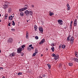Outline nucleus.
I'll return each mask as SVG.
<instances>
[{
    "label": "nucleus",
    "mask_w": 78,
    "mask_h": 78,
    "mask_svg": "<svg viewBox=\"0 0 78 78\" xmlns=\"http://www.w3.org/2000/svg\"><path fill=\"white\" fill-rule=\"evenodd\" d=\"M17 53H21L22 51V48L20 47L19 48L17 49Z\"/></svg>",
    "instance_id": "obj_1"
},
{
    "label": "nucleus",
    "mask_w": 78,
    "mask_h": 78,
    "mask_svg": "<svg viewBox=\"0 0 78 78\" xmlns=\"http://www.w3.org/2000/svg\"><path fill=\"white\" fill-rule=\"evenodd\" d=\"M70 41L71 44H73V41H74V39H73V37H70Z\"/></svg>",
    "instance_id": "obj_2"
},
{
    "label": "nucleus",
    "mask_w": 78,
    "mask_h": 78,
    "mask_svg": "<svg viewBox=\"0 0 78 78\" xmlns=\"http://www.w3.org/2000/svg\"><path fill=\"white\" fill-rule=\"evenodd\" d=\"M58 23L59 24V25H62V23H63V21L62 20H58Z\"/></svg>",
    "instance_id": "obj_3"
},
{
    "label": "nucleus",
    "mask_w": 78,
    "mask_h": 78,
    "mask_svg": "<svg viewBox=\"0 0 78 78\" xmlns=\"http://www.w3.org/2000/svg\"><path fill=\"white\" fill-rule=\"evenodd\" d=\"M77 25V19H75L74 22V26L76 27Z\"/></svg>",
    "instance_id": "obj_4"
},
{
    "label": "nucleus",
    "mask_w": 78,
    "mask_h": 78,
    "mask_svg": "<svg viewBox=\"0 0 78 78\" xmlns=\"http://www.w3.org/2000/svg\"><path fill=\"white\" fill-rule=\"evenodd\" d=\"M39 29L40 32H41V33H43V28H42V27H39Z\"/></svg>",
    "instance_id": "obj_5"
},
{
    "label": "nucleus",
    "mask_w": 78,
    "mask_h": 78,
    "mask_svg": "<svg viewBox=\"0 0 78 78\" xmlns=\"http://www.w3.org/2000/svg\"><path fill=\"white\" fill-rule=\"evenodd\" d=\"M13 41V39L12 38H10L9 39V40L8 41V42L9 43H11Z\"/></svg>",
    "instance_id": "obj_6"
},
{
    "label": "nucleus",
    "mask_w": 78,
    "mask_h": 78,
    "mask_svg": "<svg viewBox=\"0 0 78 78\" xmlns=\"http://www.w3.org/2000/svg\"><path fill=\"white\" fill-rule=\"evenodd\" d=\"M24 13L26 14L27 15H29V11L28 10H26L25 11Z\"/></svg>",
    "instance_id": "obj_7"
},
{
    "label": "nucleus",
    "mask_w": 78,
    "mask_h": 78,
    "mask_svg": "<svg viewBox=\"0 0 78 78\" xmlns=\"http://www.w3.org/2000/svg\"><path fill=\"white\" fill-rule=\"evenodd\" d=\"M15 53L13 52V53H11L10 55L9 56H11V57H12L13 56H15Z\"/></svg>",
    "instance_id": "obj_8"
},
{
    "label": "nucleus",
    "mask_w": 78,
    "mask_h": 78,
    "mask_svg": "<svg viewBox=\"0 0 78 78\" xmlns=\"http://www.w3.org/2000/svg\"><path fill=\"white\" fill-rule=\"evenodd\" d=\"M24 6L26 7L23 8V9L24 11H25V10H26V9H28V6L27 5H25Z\"/></svg>",
    "instance_id": "obj_9"
},
{
    "label": "nucleus",
    "mask_w": 78,
    "mask_h": 78,
    "mask_svg": "<svg viewBox=\"0 0 78 78\" xmlns=\"http://www.w3.org/2000/svg\"><path fill=\"white\" fill-rule=\"evenodd\" d=\"M45 42V39H42L41 40V41L39 43V44H42V43H44Z\"/></svg>",
    "instance_id": "obj_10"
},
{
    "label": "nucleus",
    "mask_w": 78,
    "mask_h": 78,
    "mask_svg": "<svg viewBox=\"0 0 78 78\" xmlns=\"http://www.w3.org/2000/svg\"><path fill=\"white\" fill-rule=\"evenodd\" d=\"M67 6L68 8L67 9L68 11L70 10V5H69V4L68 3L67 4Z\"/></svg>",
    "instance_id": "obj_11"
},
{
    "label": "nucleus",
    "mask_w": 78,
    "mask_h": 78,
    "mask_svg": "<svg viewBox=\"0 0 78 78\" xmlns=\"http://www.w3.org/2000/svg\"><path fill=\"white\" fill-rule=\"evenodd\" d=\"M59 58V55H56L55 56V60H56V59H58Z\"/></svg>",
    "instance_id": "obj_12"
},
{
    "label": "nucleus",
    "mask_w": 78,
    "mask_h": 78,
    "mask_svg": "<svg viewBox=\"0 0 78 78\" xmlns=\"http://www.w3.org/2000/svg\"><path fill=\"white\" fill-rule=\"evenodd\" d=\"M73 59L74 60V61H76V62H78V59L76 58H73Z\"/></svg>",
    "instance_id": "obj_13"
},
{
    "label": "nucleus",
    "mask_w": 78,
    "mask_h": 78,
    "mask_svg": "<svg viewBox=\"0 0 78 78\" xmlns=\"http://www.w3.org/2000/svg\"><path fill=\"white\" fill-rule=\"evenodd\" d=\"M9 19L10 20H11L12 19V16H10L9 17Z\"/></svg>",
    "instance_id": "obj_14"
},
{
    "label": "nucleus",
    "mask_w": 78,
    "mask_h": 78,
    "mask_svg": "<svg viewBox=\"0 0 78 78\" xmlns=\"http://www.w3.org/2000/svg\"><path fill=\"white\" fill-rule=\"evenodd\" d=\"M3 8L4 9H6V8H8V5H6V4L4 6Z\"/></svg>",
    "instance_id": "obj_15"
},
{
    "label": "nucleus",
    "mask_w": 78,
    "mask_h": 78,
    "mask_svg": "<svg viewBox=\"0 0 78 78\" xmlns=\"http://www.w3.org/2000/svg\"><path fill=\"white\" fill-rule=\"evenodd\" d=\"M49 12H50L49 15H50V16H51L52 15H54V13H53V12H51L50 11Z\"/></svg>",
    "instance_id": "obj_16"
},
{
    "label": "nucleus",
    "mask_w": 78,
    "mask_h": 78,
    "mask_svg": "<svg viewBox=\"0 0 78 78\" xmlns=\"http://www.w3.org/2000/svg\"><path fill=\"white\" fill-rule=\"evenodd\" d=\"M37 26L35 25V26H34V29L35 31H37Z\"/></svg>",
    "instance_id": "obj_17"
},
{
    "label": "nucleus",
    "mask_w": 78,
    "mask_h": 78,
    "mask_svg": "<svg viewBox=\"0 0 78 78\" xmlns=\"http://www.w3.org/2000/svg\"><path fill=\"white\" fill-rule=\"evenodd\" d=\"M26 37L27 39H28V33H27L26 34Z\"/></svg>",
    "instance_id": "obj_18"
},
{
    "label": "nucleus",
    "mask_w": 78,
    "mask_h": 78,
    "mask_svg": "<svg viewBox=\"0 0 78 78\" xmlns=\"http://www.w3.org/2000/svg\"><path fill=\"white\" fill-rule=\"evenodd\" d=\"M20 16H24V14L23 12H21L20 13Z\"/></svg>",
    "instance_id": "obj_19"
},
{
    "label": "nucleus",
    "mask_w": 78,
    "mask_h": 78,
    "mask_svg": "<svg viewBox=\"0 0 78 78\" xmlns=\"http://www.w3.org/2000/svg\"><path fill=\"white\" fill-rule=\"evenodd\" d=\"M70 35L67 38V40L69 41H70Z\"/></svg>",
    "instance_id": "obj_20"
},
{
    "label": "nucleus",
    "mask_w": 78,
    "mask_h": 78,
    "mask_svg": "<svg viewBox=\"0 0 78 78\" xmlns=\"http://www.w3.org/2000/svg\"><path fill=\"white\" fill-rule=\"evenodd\" d=\"M51 50L52 51H55V48H54V47H52L51 48Z\"/></svg>",
    "instance_id": "obj_21"
},
{
    "label": "nucleus",
    "mask_w": 78,
    "mask_h": 78,
    "mask_svg": "<svg viewBox=\"0 0 78 78\" xmlns=\"http://www.w3.org/2000/svg\"><path fill=\"white\" fill-rule=\"evenodd\" d=\"M65 47H66V45L64 44H63L62 46V48L64 49L65 48Z\"/></svg>",
    "instance_id": "obj_22"
},
{
    "label": "nucleus",
    "mask_w": 78,
    "mask_h": 78,
    "mask_svg": "<svg viewBox=\"0 0 78 78\" xmlns=\"http://www.w3.org/2000/svg\"><path fill=\"white\" fill-rule=\"evenodd\" d=\"M11 8H9V13H10V12H11Z\"/></svg>",
    "instance_id": "obj_23"
},
{
    "label": "nucleus",
    "mask_w": 78,
    "mask_h": 78,
    "mask_svg": "<svg viewBox=\"0 0 78 78\" xmlns=\"http://www.w3.org/2000/svg\"><path fill=\"white\" fill-rule=\"evenodd\" d=\"M19 11L20 12H21V11H24L23 9V8L21 9H20L19 10Z\"/></svg>",
    "instance_id": "obj_24"
},
{
    "label": "nucleus",
    "mask_w": 78,
    "mask_h": 78,
    "mask_svg": "<svg viewBox=\"0 0 78 78\" xmlns=\"http://www.w3.org/2000/svg\"><path fill=\"white\" fill-rule=\"evenodd\" d=\"M48 68L49 69H51V66H50V65L49 64H48Z\"/></svg>",
    "instance_id": "obj_25"
},
{
    "label": "nucleus",
    "mask_w": 78,
    "mask_h": 78,
    "mask_svg": "<svg viewBox=\"0 0 78 78\" xmlns=\"http://www.w3.org/2000/svg\"><path fill=\"white\" fill-rule=\"evenodd\" d=\"M43 77H44V78H47V76L46 75H44L43 76Z\"/></svg>",
    "instance_id": "obj_26"
},
{
    "label": "nucleus",
    "mask_w": 78,
    "mask_h": 78,
    "mask_svg": "<svg viewBox=\"0 0 78 78\" xmlns=\"http://www.w3.org/2000/svg\"><path fill=\"white\" fill-rule=\"evenodd\" d=\"M5 19H7V16H8V14H6V15H5Z\"/></svg>",
    "instance_id": "obj_27"
},
{
    "label": "nucleus",
    "mask_w": 78,
    "mask_h": 78,
    "mask_svg": "<svg viewBox=\"0 0 78 78\" xmlns=\"http://www.w3.org/2000/svg\"><path fill=\"white\" fill-rule=\"evenodd\" d=\"M69 65L70 66H73V63H69Z\"/></svg>",
    "instance_id": "obj_28"
},
{
    "label": "nucleus",
    "mask_w": 78,
    "mask_h": 78,
    "mask_svg": "<svg viewBox=\"0 0 78 78\" xmlns=\"http://www.w3.org/2000/svg\"><path fill=\"white\" fill-rule=\"evenodd\" d=\"M22 48H23V49H24V47H25V45H23L21 46Z\"/></svg>",
    "instance_id": "obj_29"
},
{
    "label": "nucleus",
    "mask_w": 78,
    "mask_h": 78,
    "mask_svg": "<svg viewBox=\"0 0 78 78\" xmlns=\"http://www.w3.org/2000/svg\"><path fill=\"white\" fill-rule=\"evenodd\" d=\"M35 53L36 54L37 53V49H36L35 50Z\"/></svg>",
    "instance_id": "obj_30"
},
{
    "label": "nucleus",
    "mask_w": 78,
    "mask_h": 78,
    "mask_svg": "<svg viewBox=\"0 0 78 78\" xmlns=\"http://www.w3.org/2000/svg\"><path fill=\"white\" fill-rule=\"evenodd\" d=\"M22 74V73H19L18 74V75H21Z\"/></svg>",
    "instance_id": "obj_31"
},
{
    "label": "nucleus",
    "mask_w": 78,
    "mask_h": 78,
    "mask_svg": "<svg viewBox=\"0 0 78 78\" xmlns=\"http://www.w3.org/2000/svg\"><path fill=\"white\" fill-rule=\"evenodd\" d=\"M12 25H13V26H14V25H15V23H14V21H12Z\"/></svg>",
    "instance_id": "obj_32"
},
{
    "label": "nucleus",
    "mask_w": 78,
    "mask_h": 78,
    "mask_svg": "<svg viewBox=\"0 0 78 78\" xmlns=\"http://www.w3.org/2000/svg\"><path fill=\"white\" fill-rule=\"evenodd\" d=\"M29 12V14H30V15H31L33 14V12L31 11H30Z\"/></svg>",
    "instance_id": "obj_33"
},
{
    "label": "nucleus",
    "mask_w": 78,
    "mask_h": 78,
    "mask_svg": "<svg viewBox=\"0 0 78 78\" xmlns=\"http://www.w3.org/2000/svg\"><path fill=\"white\" fill-rule=\"evenodd\" d=\"M52 55L53 57H55L56 56V55L54 53L52 54Z\"/></svg>",
    "instance_id": "obj_34"
},
{
    "label": "nucleus",
    "mask_w": 78,
    "mask_h": 78,
    "mask_svg": "<svg viewBox=\"0 0 78 78\" xmlns=\"http://www.w3.org/2000/svg\"><path fill=\"white\" fill-rule=\"evenodd\" d=\"M27 50H28L29 51H31V48H29V47H28V48H27Z\"/></svg>",
    "instance_id": "obj_35"
},
{
    "label": "nucleus",
    "mask_w": 78,
    "mask_h": 78,
    "mask_svg": "<svg viewBox=\"0 0 78 78\" xmlns=\"http://www.w3.org/2000/svg\"><path fill=\"white\" fill-rule=\"evenodd\" d=\"M36 54L35 53H34L33 54L32 56H35V55H36Z\"/></svg>",
    "instance_id": "obj_36"
},
{
    "label": "nucleus",
    "mask_w": 78,
    "mask_h": 78,
    "mask_svg": "<svg viewBox=\"0 0 78 78\" xmlns=\"http://www.w3.org/2000/svg\"><path fill=\"white\" fill-rule=\"evenodd\" d=\"M35 38L36 39H39V37H38L37 36H36L35 37Z\"/></svg>",
    "instance_id": "obj_37"
},
{
    "label": "nucleus",
    "mask_w": 78,
    "mask_h": 78,
    "mask_svg": "<svg viewBox=\"0 0 78 78\" xmlns=\"http://www.w3.org/2000/svg\"><path fill=\"white\" fill-rule=\"evenodd\" d=\"M72 23H73V21H71V23H70V26H72Z\"/></svg>",
    "instance_id": "obj_38"
},
{
    "label": "nucleus",
    "mask_w": 78,
    "mask_h": 78,
    "mask_svg": "<svg viewBox=\"0 0 78 78\" xmlns=\"http://www.w3.org/2000/svg\"><path fill=\"white\" fill-rule=\"evenodd\" d=\"M51 46H53V47L55 46V44H54V43H53L52 44H51Z\"/></svg>",
    "instance_id": "obj_39"
},
{
    "label": "nucleus",
    "mask_w": 78,
    "mask_h": 78,
    "mask_svg": "<svg viewBox=\"0 0 78 78\" xmlns=\"http://www.w3.org/2000/svg\"><path fill=\"white\" fill-rule=\"evenodd\" d=\"M8 2L6 1V2H5V4H7V5H8Z\"/></svg>",
    "instance_id": "obj_40"
},
{
    "label": "nucleus",
    "mask_w": 78,
    "mask_h": 78,
    "mask_svg": "<svg viewBox=\"0 0 78 78\" xmlns=\"http://www.w3.org/2000/svg\"><path fill=\"white\" fill-rule=\"evenodd\" d=\"M61 66H62V64L61 63H60L59 66L61 67Z\"/></svg>",
    "instance_id": "obj_41"
},
{
    "label": "nucleus",
    "mask_w": 78,
    "mask_h": 78,
    "mask_svg": "<svg viewBox=\"0 0 78 78\" xmlns=\"http://www.w3.org/2000/svg\"><path fill=\"white\" fill-rule=\"evenodd\" d=\"M31 6L32 8H34V5H31Z\"/></svg>",
    "instance_id": "obj_42"
},
{
    "label": "nucleus",
    "mask_w": 78,
    "mask_h": 78,
    "mask_svg": "<svg viewBox=\"0 0 78 78\" xmlns=\"http://www.w3.org/2000/svg\"><path fill=\"white\" fill-rule=\"evenodd\" d=\"M29 47H32V44H30L29 45Z\"/></svg>",
    "instance_id": "obj_43"
},
{
    "label": "nucleus",
    "mask_w": 78,
    "mask_h": 78,
    "mask_svg": "<svg viewBox=\"0 0 78 78\" xmlns=\"http://www.w3.org/2000/svg\"><path fill=\"white\" fill-rule=\"evenodd\" d=\"M12 31H15V29H12Z\"/></svg>",
    "instance_id": "obj_44"
},
{
    "label": "nucleus",
    "mask_w": 78,
    "mask_h": 78,
    "mask_svg": "<svg viewBox=\"0 0 78 78\" xmlns=\"http://www.w3.org/2000/svg\"><path fill=\"white\" fill-rule=\"evenodd\" d=\"M10 23H9V24H8V26H11V25L10 24Z\"/></svg>",
    "instance_id": "obj_45"
},
{
    "label": "nucleus",
    "mask_w": 78,
    "mask_h": 78,
    "mask_svg": "<svg viewBox=\"0 0 78 78\" xmlns=\"http://www.w3.org/2000/svg\"><path fill=\"white\" fill-rule=\"evenodd\" d=\"M23 53H22L21 54V56H23Z\"/></svg>",
    "instance_id": "obj_46"
},
{
    "label": "nucleus",
    "mask_w": 78,
    "mask_h": 78,
    "mask_svg": "<svg viewBox=\"0 0 78 78\" xmlns=\"http://www.w3.org/2000/svg\"><path fill=\"white\" fill-rule=\"evenodd\" d=\"M78 53H75V55L76 56L77 55H78Z\"/></svg>",
    "instance_id": "obj_47"
},
{
    "label": "nucleus",
    "mask_w": 78,
    "mask_h": 78,
    "mask_svg": "<svg viewBox=\"0 0 78 78\" xmlns=\"http://www.w3.org/2000/svg\"><path fill=\"white\" fill-rule=\"evenodd\" d=\"M0 69L1 70H2V69L3 70V68L2 67H1L0 68Z\"/></svg>",
    "instance_id": "obj_48"
},
{
    "label": "nucleus",
    "mask_w": 78,
    "mask_h": 78,
    "mask_svg": "<svg viewBox=\"0 0 78 78\" xmlns=\"http://www.w3.org/2000/svg\"><path fill=\"white\" fill-rule=\"evenodd\" d=\"M77 55L76 56L77 57V58H78V53L77 54Z\"/></svg>",
    "instance_id": "obj_49"
},
{
    "label": "nucleus",
    "mask_w": 78,
    "mask_h": 78,
    "mask_svg": "<svg viewBox=\"0 0 78 78\" xmlns=\"http://www.w3.org/2000/svg\"><path fill=\"white\" fill-rule=\"evenodd\" d=\"M64 28L65 29H66V28H67V27H64Z\"/></svg>",
    "instance_id": "obj_50"
},
{
    "label": "nucleus",
    "mask_w": 78,
    "mask_h": 78,
    "mask_svg": "<svg viewBox=\"0 0 78 78\" xmlns=\"http://www.w3.org/2000/svg\"><path fill=\"white\" fill-rule=\"evenodd\" d=\"M34 48L33 47H31L30 48L31 49V48H32V49H33Z\"/></svg>",
    "instance_id": "obj_51"
},
{
    "label": "nucleus",
    "mask_w": 78,
    "mask_h": 78,
    "mask_svg": "<svg viewBox=\"0 0 78 78\" xmlns=\"http://www.w3.org/2000/svg\"><path fill=\"white\" fill-rule=\"evenodd\" d=\"M59 48H61V46L60 45V46H59Z\"/></svg>",
    "instance_id": "obj_52"
},
{
    "label": "nucleus",
    "mask_w": 78,
    "mask_h": 78,
    "mask_svg": "<svg viewBox=\"0 0 78 78\" xmlns=\"http://www.w3.org/2000/svg\"><path fill=\"white\" fill-rule=\"evenodd\" d=\"M2 78H5V76H3L2 77Z\"/></svg>",
    "instance_id": "obj_53"
},
{
    "label": "nucleus",
    "mask_w": 78,
    "mask_h": 78,
    "mask_svg": "<svg viewBox=\"0 0 78 78\" xmlns=\"http://www.w3.org/2000/svg\"><path fill=\"white\" fill-rule=\"evenodd\" d=\"M70 28H72V26H70Z\"/></svg>",
    "instance_id": "obj_54"
},
{
    "label": "nucleus",
    "mask_w": 78,
    "mask_h": 78,
    "mask_svg": "<svg viewBox=\"0 0 78 78\" xmlns=\"http://www.w3.org/2000/svg\"><path fill=\"white\" fill-rule=\"evenodd\" d=\"M2 22V20H0V22Z\"/></svg>",
    "instance_id": "obj_55"
},
{
    "label": "nucleus",
    "mask_w": 78,
    "mask_h": 78,
    "mask_svg": "<svg viewBox=\"0 0 78 78\" xmlns=\"http://www.w3.org/2000/svg\"><path fill=\"white\" fill-rule=\"evenodd\" d=\"M27 22H28V20H27Z\"/></svg>",
    "instance_id": "obj_56"
},
{
    "label": "nucleus",
    "mask_w": 78,
    "mask_h": 78,
    "mask_svg": "<svg viewBox=\"0 0 78 78\" xmlns=\"http://www.w3.org/2000/svg\"><path fill=\"white\" fill-rule=\"evenodd\" d=\"M0 17H1V14H0Z\"/></svg>",
    "instance_id": "obj_57"
},
{
    "label": "nucleus",
    "mask_w": 78,
    "mask_h": 78,
    "mask_svg": "<svg viewBox=\"0 0 78 78\" xmlns=\"http://www.w3.org/2000/svg\"><path fill=\"white\" fill-rule=\"evenodd\" d=\"M0 53H1V50H0Z\"/></svg>",
    "instance_id": "obj_58"
},
{
    "label": "nucleus",
    "mask_w": 78,
    "mask_h": 78,
    "mask_svg": "<svg viewBox=\"0 0 78 78\" xmlns=\"http://www.w3.org/2000/svg\"><path fill=\"white\" fill-rule=\"evenodd\" d=\"M41 55L42 56H43V55Z\"/></svg>",
    "instance_id": "obj_59"
},
{
    "label": "nucleus",
    "mask_w": 78,
    "mask_h": 78,
    "mask_svg": "<svg viewBox=\"0 0 78 78\" xmlns=\"http://www.w3.org/2000/svg\"><path fill=\"white\" fill-rule=\"evenodd\" d=\"M47 50H48V49H47Z\"/></svg>",
    "instance_id": "obj_60"
},
{
    "label": "nucleus",
    "mask_w": 78,
    "mask_h": 78,
    "mask_svg": "<svg viewBox=\"0 0 78 78\" xmlns=\"http://www.w3.org/2000/svg\"><path fill=\"white\" fill-rule=\"evenodd\" d=\"M2 16H3V15H2Z\"/></svg>",
    "instance_id": "obj_61"
}]
</instances>
